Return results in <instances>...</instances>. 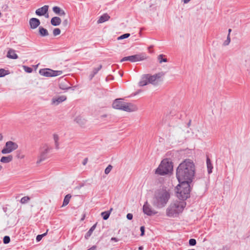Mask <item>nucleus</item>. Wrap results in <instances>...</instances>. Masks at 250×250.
Segmentation results:
<instances>
[{
  "mask_svg": "<svg viewBox=\"0 0 250 250\" xmlns=\"http://www.w3.org/2000/svg\"><path fill=\"white\" fill-rule=\"evenodd\" d=\"M42 236L41 235H37V237H36V240L39 242L40 241V240H41V239H42Z\"/></svg>",
  "mask_w": 250,
  "mask_h": 250,
  "instance_id": "obj_42",
  "label": "nucleus"
},
{
  "mask_svg": "<svg viewBox=\"0 0 250 250\" xmlns=\"http://www.w3.org/2000/svg\"><path fill=\"white\" fill-rule=\"evenodd\" d=\"M112 208L110 209V211L103 212L101 213V215L103 217L104 220H107L110 215V211L112 210Z\"/></svg>",
  "mask_w": 250,
  "mask_h": 250,
  "instance_id": "obj_27",
  "label": "nucleus"
},
{
  "mask_svg": "<svg viewBox=\"0 0 250 250\" xmlns=\"http://www.w3.org/2000/svg\"><path fill=\"white\" fill-rule=\"evenodd\" d=\"M75 122L81 126L84 125L86 123V121L84 119L82 118L80 116L77 117L75 119Z\"/></svg>",
  "mask_w": 250,
  "mask_h": 250,
  "instance_id": "obj_21",
  "label": "nucleus"
},
{
  "mask_svg": "<svg viewBox=\"0 0 250 250\" xmlns=\"http://www.w3.org/2000/svg\"><path fill=\"white\" fill-rule=\"evenodd\" d=\"M61 33V30L59 28H55L53 31V34L54 36H58Z\"/></svg>",
  "mask_w": 250,
  "mask_h": 250,
  "instance_id": "obj_33",
  "label": "nucleus"
},
{
  "mask_svg": "<svg viewBox=\"0 0 250 250\" xmlns=\"http://www.w3.org/2000/svg\"><path fill=\"white\" fill-rule=\"evenodd\" d=\"M173 169V165L167 159L163 160L158 167L156 169V174L165 175L170 172Z\"/></svg>",
  "mask_w": 250,
  "mask_h": 250,
  "instance_id": "obj_7",
  "label": "nucleus"
},
{
  "mask_svg": "<svg viewBox=\"0 0 250 250\" xmlns=\"http://www.w3.org/2000/svg\"><path fill=\"white\" fill-rule=\"evenodd\" d=\"M126 218L128 220H131L133 218V215L131 213H128L126 215Z\"/></svg>",
  "mask_w": 250,
  "mask_h": 250,
  "instance_id": "obj_41",
  "label": "nucleus"
},
{
  "mask_svg": "<svg viewBox=\"0 0 250 250\" xmlns=\"http://www.w3.org/2000/svg\"><path fill=\"white\" fill-rule=\"evenodd\" d=\"M41 22L39 19L35 18H32L30 19L29 20V24L30 26V27L32 29H35L37 27H38Z\"/></svg>",
  "mask_w": 250,
  "mask_h": 250,
  "instance_id": "obj_14",
  "label": "nucleus"
},
{
  "mask_svg": "<svg viewBox=\"0 0 250 250\" xmlns=\"http://www.w3.org/2000/svg\"><path fill=\"white\" fill-rule=\"evenodd\" d=\"M13 159L12 155H9L8 156H3L0 159V162L3 163H8L11 162Z\"/></svg>",
  "mask_w": 250,
  "mask_h": 250,
  "instance_id": "obj_23",
  "label": "nucleus"
},
{
  "mask_svg": "<svg viewBox=\"0 0 250 250\" xmlns=\"http://www.w3.org/2000/svg\"><path fill=\"white\" fill-rule=\"evenodd\" d=\"M61 23V19L58 17H54L51 20V23L53 26H58Z\"/></svg>",
  "mask_w": 250,
  "mask_h": 250,
  "instance_id": "obj_19",
  "label": "nucleus"
},
{
  "mask_svg": "<svg viewBox=\"0 0 250 250\" xmlns=\"http://www.w3.org/2000/svg\"><path fill=\"white\" fill-rule=\"evenodd\" d=\"M140 230L141 231V235L143 236L144 235V233H145V227L144 226L141 227Z\"/></svg>",
  "mask_w": 250,
  "mask_h": 250,
  "instance_id": "obj_40",
  "label": "nucleus"
},
{
  "mask_svg": "<svg viewBox=\"0 0 250 250\" xmlns=\"http://www.w3.org/2000/svg\"><path fill=\"white\" fill-rule=\"evenodd\" d=\"M112 168V166L110 165H108L106 168H105V170H104V173L106 174H108V173H110V172L111 171V169Z\"/></svg>",
  "mask_w": 250,
  "mask_h": 250,
  "instance_id": "obj_35",
  "label": "nucleus"
},
{
  "mask_svg": "<svg viewBox=\"0 0 250 250\" xmlns=\"http://www.w3.org/2000/svg\"><path fill=\"white\" fill-rule=\"evenodd\" d=\"M60 87L62 89H68L70 88V87H64V86H62L61 84H60Z\"/></svg>",
  "mask_w": 250,
  "mask_h": 250,
  "instance_id": "obj_46",
  "label": "nucleus"
},
{
  "mask_svg": "<svg viewBox=\"0 0 250 250\" xmlns=\"http://www.w3.org/2000/svg\"><path fill=\"white\" fill-rule=\"evenodd\" d=\"M40 75L45 77H54L61 75L62 71H55L49 68L41 69L39 70Z\"/></svg>",
  "mask_w": 250,
  "mask_h": 250,
  "instance_id": "obj_9",
  "label": "nucleus"
},
{
  "mask_svg": "<svg viewBox=\"0 0 250 250\" xmlns=\"http://www.w3.org/2000/svg\"><path fill=\"white\" fill-rule=\"evenodd\" d=\"M189 244L190 246H195L196 244V241L194 239H190L189 240Z\"/></svg>",
  "mask_w": 250,
  "mask_h": 250,
  "instance_id": "obj_38",
  "label": "nucleus"
},
{
  "mask_svg": "<svg viewBox=\"0 0 250 250\" xmlns=\"http://www.w3.org/2000/svg\"><path fill=\"white\" fill-rule=\"evenodd\" d=\"M44 16H45L46 18H48L49 15H48V12Z\"/></svg>",
  "mask_w": 250,
  "mask_h": 250,
  "instance_id": "obj_53",
  "label": "nucleus"
},
{
  "mask_svg": "<svg viewBox=\"0 0 250 250\" xmlns=\"http://www.w3.org/2000/svg\"><path fill=\"white\" fill-rule=\"evenodd\" d=\"M165 74V73L163 72H161L153 75L149 74H145L142 76L139 82V85L143 86L148 83L157 85L162 81V78L164 76Z\"/></svg>",
  "mask_w": 250,
  "mask_h": 250,
  "instance_id": "obj_3",
  "label": "nucleus"
},
{
  "mask_svg": "<svg viewBox=\"0 0 250 250\" xmlns=\"http://www.w3.org/2000/svg\"><path fill=\"white\" fill-rule=\"evenodd\" d=\"M84 218H85V215L84 214L83 217H82L81 220H83L84 219Z\"/></svg>",
  "mask_w": 250,
  "mask_h": 250,
  "instance_id": "obj_54",
  "label": "nucleus"
},
{
  "mask_svg": "<svg viewBox=\"0 0 250 250\" xmlns=\"http://www.w3.org/2000/svg\"><path fill=\"white\" fill-rule=\"evenodd\" d=\"M146 59L144 56L141 55H134L127 57H125L121 60V62L125 61H129L130 62H136L138 61H143Z\"/></svg>",
  "mask_w": 250,
  "mask_h": 250,
  "instance_id": "obj_11",
  "label": "nucleus"
},
{
  "mask_svg": "<svg viewBox=\"0 0 250 250\" xmlns=\"http://www.w3.org/2000/svg\"><path fill=\"white\" fill-rule=\"evenodd\" d=\"M110 18V16L107 14H104L102 15L97 21L98 23H103L107 21Z\"/></svg>",
  "mask_w": 250,
  "mask_h": 250,
  "instance_id": "obj_18",
  "label": "nucleus"
},
{
  "mask_svg": "<svg viewBox=\"0 0 250 250\" xmlns=\"http://www.w3.org/2000/svg\"><path fill=\"white\" fill-rule=\"evenodd\" d=\"M7 57L10 59H16L18 58V55L15 53L14 50L10 49L7 53Z\"/></svg>",
  "mask_w": 250,
  "mask_h": 250,
  "instance_id": "obj_17",
  "label": "nucleus"
},
{
  "mask_svg": "<svg viewBox=\"0 0 250 250\" xmlns=\"http://www.w3.org/2000/svg\"><path fill=\"white\" fill-rule=\"evenodd\" d=\"M66 97L65 96H59L57 98H53L52 100V104L55 105H58L60 103L66 100Z\"/></svg>",
  "mask_w": 250,
  "mask_h": 250,
  "instance_id": "obj_15",
  "label": "nucleus"
},
{
  "mask_svg": "<svg viewBox=\"0 0 250 250\" xmlns=\"http://www.w3.org/2000/svg\"><path fill=\"white\" fill-rule=\"evenodd\" d=\"M53 11L56 13V14L62 16H64L65 15V13L64 10L61 9L58 6H54L53 7Z\"/></svg>",
  "mask_w": 250,
  "mask_h": 250,
  "instance_id": "obj_16",
  "label": "nucleus"
},
{
  "mask_svg": "<svg viewBox=\"0 0 250 250\" xmlns=\"http://www.w3.org/2000/svg\"><path fill=\"white\" fill-rule=\"evenodd\" d=\"M139 249V250H142L143 247L142 246L140 247Z\"/></svg>",
  "mask_w": 250,
  "mask_h": 250,
  "instance_id": "obj_55",
  "label": "nucleus"
},
{
  "mask_svg": "<svg viewBox=\"0 0 250 250\" xmlns=\"http://www.w3.org/2000/svg\"><path fill=\"white\" fill-rule=\"evenodd\" d=\"M39 33L41 36L45 37L49 35L48 31L42 26L39 27Z\"/></svg>",
  "mask_w": 250,
  "mask_h": 250,
  "instance_id": "obj_22",
  "label": "nucleus"
},
{
  "mask_svg": "<svg viewBox=\"0 0 250 250\" xmlns=\"http://www.w3.org/2000/svg\"><path fill=\"white\" fill-rule=\"evenodd\" d=\"M71 197V196L70 194H67L63 200L62 206H65L69 203L70 201V199Z\"/></svg>",
  "mask_w": 250,
  "mask_h": 250,
  "instance_id": "obj_26",
  "label": "nucleus"
},
{
  "mask_svg": "<svg viewBox=\"0 0 250 250\" xmlns=\"http://www.w3.org/2000/svg\"><path fill=\"white\" fill-rule=\"evenodd\" d=\"M106 117V114H104V115H103L101 116V117L102 118H105Z\"/></svg>",
  "mask_w": 250,
  "mask_h": 250,
  "instance_id": "obj_52",
  "label": "nucleus"
},
{
  "mask_svg": "<svg viewBox=\"0 0 250 250\" xmlns=\"http://www.w3.org/2000/svg\"><path fill=\"white\" fill-rule=\"evenodd\" d=\"M170 197V193L169 190L166 188H160L155 192L152 200V204L158 208H163L167 204Z\"/></svg>",
  "mask_w": 250,
  "mask_h": 250,
  "instance_id": "obj_2",
  "label": "nucleus"
},
{
  "mask_svg": "<svg viewBox=\"0 0 250 250\" xmlns=\"http://www.w3.org/2000/svg\"><path fill=\"white\" fill-rule=\"evenodd\" d=\"M111 241H114L115 242H118L119 241V240L115 238V237H112L111 239Z\"/></svg>",
  "mask_w": 250,
  "mask_h": 250,
  "instance_id": "obj_45",
  "label": "nucleus"
},
{
  "mask_svg": "<svg viewBox=\"0 0 250 250\" xmlns=\"http://www.w3.org/2000/svg\"><path fill=\"white\" fill-rule=\"evenodd\" d=\"M23 68L24 70L26 72H27V73H31L32 72V71H33V69H32V68L29 67L27 66L23 65Z\"/></svg>",
  "mask_w": 250,
  "mask_h": 250,
  "instance_id": "obj_34",
  "label": "nucleus"
},
{
  "mask_svg": "<svg viewBox=\"0 0 250 250\" xmlns=\"http://www.w3.org/2000/svg\"><path fill=\"white\" fill-rule=\"evenodd\" d=\"M49 8L48 5H44L43 6L37 9L35 13L37 15L39 16H44L48 12Z\"/></svg>",
  "mask_w": 250,
  "mask_h": 250,
  "instance_id": "obj_13",
  "label": "nucleus"
},
{
  "mask_svg": "<svg viewBox=\"0 0 250 250\" xmlns=\"http://www.w3.org/2000/svg\"><path fill=\"white\" fill-rule=\"evenodd\" d=\"M88 159L87 158H85L83 162V165H85L87 163Z\"/></svg>",
  "mask_w": 250,
  "mask_h": 250,
  "instance_id": "obj_44",
  "label": "nucleus"
},
{
  "mask_svg": "<svg viewBox=\"0 0 250 250\" xmlns=\"http://www.w3.org/2000/svg\"><path fill=\"white\" fill-rule=\"evenodd\" d=\"M17 157L20 159H23L24 157V156L19 153L18 154H17Z\"/></svg>",
  "mask_w": 250,
  "mask_h": 250,
  "instance_id": "obj_43",
  "label": "nucleus"
},
{
  "mask_svg": "<svg viewBox=\"0 0 250 250\" xmlns=\"http://www.w3.org/2000/svg\"><path fill=\"white\" fill-rule=\"evenodd\" d=\"M207 165L208 168V173H211L212 172V169L213 168V167L211 163L210 160L208 158H207Z\"/></svg>",
  "mask_w": 250,
  "mask_h": 250,
  "instance_id": "obj_25",
  "label": "nucleus"
},
{
  "mask_svg": "<svg viewBox=\"0 0 250 250\" xmlns=\"http://www.w3.org/2000/svg\"><path fill=\"white\" fill-rule=\"evenodd\" d=\"M7 74L6 70L2 68L0 69V77H4Z\"/></svg>",
  "mask_w": 250,
  "mask_h": 250,
  "instance_id": "obj_36",
  "label": "nucleus"
},
{
  "mask_svg": "<svg viewBox=\"0 0 250 250\" xmlns=\"http://www.w3.org/2000/svg\"><path fill=\"white\" fill-rule=\"evenodd\" d=\"M18 147V145L17 143L9 141L6 143L5 147L2 149L1 153L4 154L10 153L13 151L17 149Z\"/></svg>",
  "mask_w": 250,
  "mask_h": 250,
  "instance_id": "obj_10",
  "label": "nucleus"
},
{
  "mask_svg": "<svg viewBox=\"0 0 250 250\" xmlns=\"http://www.w3.org/2000/svg\"><path fill=\"white\" fill-rule=\"evenodd\" d=\"M47 231L48 230H47L46 232L44 233L43 234H41L42 236V237H43V236H45L47 234Z\"/></svg>",
  "mask_w": 250,
  "mask_h": 250,
  "instance_id": "obj_49",
  "label": "nucleus"
},
{
  "mask_svg": "<svg viewBox=\"0 0 250 250\" xmlns=\"http://www.w3.org/2000/svg\"><path fill=\"white\" fill-rule=\"evenodd\" d=\"M51 149L52 147L49 145L47 144H42L39 149L37 164H40L47 159L49 157L48 154Z\"/></svg>",
  "mask_w": 250,
  "mask_h": 250,
  "instance_id": "obj_8",
  "label": "nucleus"
},
{
  "mask_svg": "<svg viewBox=\"0 0 250 250\" xmlns=\"http://www.w3.org/2000/svg\"><path fill=\"white\" fill-rule=\"evenodd\" d=\"M182 1L185 3V4H186V3H188V2H189L190 0H182Z\"/></svg>",
  "mask_w": 250,
  "mask_h": 250,
  "instance_id": "obj_48",
  "label": "nucleus"
},
{
  "mask_svg": "<svg viewBox=\"0 0 250 250\" xmlns=\"http://www.w3.org/2000/svg\"><path fill=\"white\" fill-rule=\"evenodd\" d=\"M186 203L175 202L171 203L166 209V215L169 217L174 218L182 212L185 207Z\"/></svg>",
  "mask_w": 250,
  "mask_h": 250,
  "instance_id": "obj_4",
  "label": "nucleus"
},
{
  "mask_svg": "<svg viewBox=\"0 0 250 250\" xmlns=\"http://www.w3.org/2000/svg\"><path fill=\"white\" fill-rule=\"evenodd\" d=\"M164 55H163V54H161V55H159L158 57H157V59H158V60L159 62L160 63H162L163 62H167V58H164Z\"/></svg>",
  "mask_w": 250,
  "mask_h": 250,
  "instance_id": "obj_29",
  "label": "nucleus"
},
{
  "mask_svg": "<svg viewBox=\"0 0 250 250\" xmlns=\"http://www.w3.org/2000/svg\"><path fill=\"white\" fill-rule=\"evenodd\" d=\"M130 34L129 33H125V34H124L121 36H120V37H119L118 38V39L119 40H123V39H126V38H127L128 37H129L130 36Z\"/></svg>",
  "mask_w": 250,
  "mask_h": 250,
  "instance_id": "obj_30",
  "label": "nucleus"
},
{
  "mask_svg": "<svg viewBox=\"0 0 250 250\" xmlns=\"http://www.w3.org/2000/svg\"><path fill=\"white\" fill-rule=\"evenodd\" d=\"M2 169V166L0 165V170Z\"/></svg>",
  "mask_w": 250,
  "mask_h": 250,
  "instance_id": "obj_56",
  "label": "nucleus"
},
{
  "mask_svg": "<svg viewBox=\"0 0 250 250\" xmlns=\"http://www.w3.org/2000/svg\"><path fill=\"white\" fill-rule=\"evenodd\" d=\"M10 241V238L8 236H5L3 238V243L5 244H8Z\"/></svg>",
  "mask_w": 250,
  "mask_h": 250,
  "instance_id": "obj_37",
  "label": "nucleus"
},
{
  "mask_svg": "<svg viewBox=\"0 0 250 250\" xmlns=\"http://www.w3.org/2000/svg\"><path fill=\"white\" fill-rule=\"evenodd\" d=\"M230 42V37L229 35H228L227 40L225 41V42L223 43V45L227 46L228 45Z\"/></svg>",
  "mask_w": 250,
  "mask_h": 250,
  "instance_id": "obj_31",
  "label": "nucleus"
},
{
  "mask_svg": "<svg viewBox=\"0 0 250 250\" xmlns=\"http://www.w3.org/2000/svg\"><path fill=\"white\" fill-rule=\"evenodd\" d=\"M228 32H229L228 35H229L230 36V33L231 32V29H229V30H228Z\"/></svg>",
  "mask_w": 250,
  "mask_h": 250,
  "instance_id": "obj_51",
  "label": "nucleus"
},
{
  "mask_svg": "<svg viewBox=\"0 0 250 250\" xmlns=\"http://www.w3.org/2000/svg\"><path fill=\"white\" fill-rule=\"evenodd\" d=\"M3 139V136L1 134H0V141H1Z\"/></svg>",
  "mask_w": 250,
  "mask_h": 250,
  "instance_id": "obj_50",
  "label": "nucleus"
},
{
  "mask_svg": "<svg viewBox=\"0 0 250 250\" xmlns=\"http://www.w3.org/2000/svg\"><path fill=\"white\" fill-rule=\"evenodd\" d=\"M194 174L195 166L191 160H185L177 168L176 177L179 183L191 182Z\"/></svg>",
  "mask_w": 250,
  "mask_h": 250,
  "instance_id": "obj_1",
  "label": "nucleus"
},
{
  "mask_svg": "<svg viewBox=\"0 0 250 250\" xmlns=\"http://www.w3.org/2000/svg\"><path fill=\"white\" fill-rule=\"evenodd\" d=\"M194 250V249H192V250Z\"/></svg>",
  "mask_w": 250,
  "mask_h": 250,
  "instance_id": "obj_57",
  "label": "nucleus"
},
{
  "mask_svg": "<svg viewBox=\"0 0 250 250\" xmlns=\"http://www.w3.org/2000/svg\"><path fill=\"white\" fill-rule=\"evenodd\" d=\"M191 182L179 183L177 186V196L182 200L187 199L189 196L190 186Z\"/></svg>",
  "mask_w": 250,
  "mask_h": 250,
  "instance_id": "obj_6",
  "label": "nucleus"
},
{
  "mask_svg": "<svg viewBox=\"0 0 250 250\" xmlns=\"http://www.w3.org/2000/svg\"><path fill=\"white\" fill-rule=\"evenodd\" d=\"M60 87L62 89H68L70 88V87H64V86H62L61 84H60Z\"/></svg>",
  "mask_w": 250,
  "mask_h": 250,
  "instance_id": "obj_47",
  "label": "nucleus"
},
{
  "mask_svg": "<svg viewBox=\"0 0 250 250\" xmlns=\"http://www.w3.org/2000/svg\"><path fill=\"white\" fill-rule=\"evenodd\" d=\"M102 68V65L101 64L98 67L94 68L92 71V73L90 75L91 79H92Z\"/></svg>",
  "mask_w": 250,
  "mask_h": 250,
  "instance_id": "obj_28",
  "label": "nucleus"
},
{
  "mask_svg": "<svg viewBox=\"0 0 250 250\" xmlns=\"http://www.w3.org/2000/svg\"><path fill=\"white\" fill-rule=\"evenodd\" d=\"M30 200L29 197L28 196H24L21 199V203L22 204H25L27 203Z\"/></svg>",
  "mask_w": 250,
  "mask_h": 250,
  "instance_id": "obj_32",
  "label": "nucleus"
},
{
  "mask_svg": "<svg viewBox=\"0 0 250 250\" xmlns=\"http://www.w3.org/2000/svg\"><path fill=\"white\" fill-rule=\"evenodd\" d=\"M113 107L126 112H133L138 110L137 106L130 103H125L123 99H116L112 104Z\"/></svg>",
  "mask_w": 250,
  "mask_h": 250,
  "instance_id": "obj_5",
  "label": "nucleus"
},
{
  "mask_svg": "<svg viewBox=\"0 0 250 250\" xmlns=\"http://www.w3.org/2000/svg\"><path fill=\"white\" fill-rule=\"evenodd\" d=\"M62 25L64 27H67L68 26V21L67 19L64 20L62 22Z\"/></svg>",
  "mask_w": 250,
  "mask_h": 250,
  "instance_id": "obj_39",
  "label": "nucleus"
},
{
  "mask_svg": "<svg viewBox=\"0 0 250 250\" xmlns=\"http://www.w3.org/2000/svg\"><path fill=\"white\" fill-rule=\"evenodd\" d=\"M97 223L92 226L91 228L89 229L87 232L85 234L84 237L86 239H88L91 234H92L93 231L95 230L96 227Z\"/></svg>",
  "mask_w": 250,
  "mask_h": 250,
  "instance_id": "obj_20",
  "label": "nucleus"
},
{
  "mask_svg": "<svg viewBox=\"0 0 250 250\" xmlns=\"http://www.w3.org/2000/svg\"><path fill=\"white\" fill-rule=\"evenodd\" d=\"M143 212L145 214L151 216L155 214L157 212L152 209L150 205L148 203L147 201L146 202L143 207Z\"/></svg>",
  "mask_w": 250,
  "mask_h": 250,
  "instance_id": "obj_12",
  "label": "nucleus"
},
{
  "mask_svg": "<svg viewBox=\"0 0 250 250\" xmlns=\"http://www.w3.org/2000/svg\"><path fill=\"white\" fill-rule=\"evenodd\" d=\"M53 139L55 143V148L57 149H58L59 148V137L57 134H54L53 135Z\"/></svg>",
  "mask_w": 250,
  "mask_h": 250,
  "instance_id": "obj_24",
  "label": "nucleus"
}]
</instances>
